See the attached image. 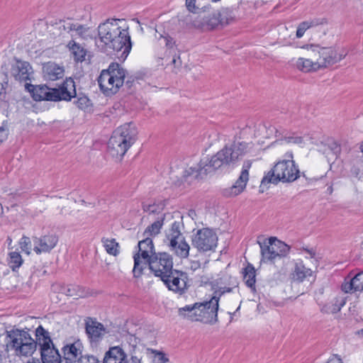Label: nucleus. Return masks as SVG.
Instances as JSON below:
<instances>
[{
	"mask_svg": "<svg viewBox=\"0 0 363 363\" xmlns=\"http://www.w3.org/2000/svg\"><path fill=\"white\" fill-rule=\"evenodd\" d=\"M35 340H34L29 330H20L13 328L6 331V346L7 350H13L16 356H31L40 347L46 349L54 345L50 338V333L42 325H39L35 331Z\"/></svg>",
	"mask_w": 363,
	"mask_h": 363,
	"instance_id": "obj_1",
	"label": "nucleus"
},
{
	"mask_svg": "<svg viewBox=\"0 0 363 363\" xmlns=\"http://www.w3.org/2000/svg\"><path fill=\"white\" fill-rule=\"evenodd\" d=\"M247 147V145L244 142H234L230 145H226L210 160H201L197 169L191 167V173L195 172L196 174L194 177L197 178L199 176L214 172L223 166L233 165L246 154Z\"/></svg>",
	"mask_w": 363,
	"mask_h": 363,
	"instance_id": "obj_2",
	"label": "nucleus"
},
{
	"mask_svg": "<svg viewBox=\"0 0 363 363\" xmlns=\"http://www.w3.org/2000/svg\"><path fill=\"white\" fill-rule=\"evenodd\" d=\"M25 86L35 101H69L77 96L75 83L71 78L66 79L55 88H50L46 85L34 86L28 83Z\"/></svg>",
	"mask_w": 363,
	"mask_h": 363,
	"instance_id": "obj_3",
	"label": "nucleus"
},
{
	"mask_svg": "<svg viewBox=\"0 0 363 363\" xmlns=\"http://www.w3.org/2000/svg\"><path fill=\"white\" fill-rule=\"evenodd\" d=\"M137 134V130L133 123H125L117 128L113 132L107 144L108 154L113 157L122 158L136 141Z\"/></svg>",
	"mask_w": 363,
	"mask_h": 363,
	"instance_id": "obj_4",
	"label": "nucleus"
},
{
	"mask_svg": "<svg viewBox=\"0 0 363 363\" xmlns=\"http://www.w3.org/2000/svg\"><path fill=\"white\" fill-rule=\"evenodd\" d=\"M286 157L287 159L277 162L263 177L261 186L269 183L277 184L279 182H292L298 178L300 172L293 160L292 152L287 153Z\"/></svg>",
	"mask_w": 363,
	"mask_h": 363,
	"instance_id": "obj_5",
	"label": "nucleus"
},
{
	"mask_svg": "<svg viewBox=\"0 0 363 363\" xmlns=\"http://www.w3.org/2000/svg\"><path fill=\"white\" fill-rule=\"evenodd\" d=\"M126 69L117 62H111L106 69H103L98 78L101 91L106 96L116 94L123 85Z\"/></svg>",
	"mask_w": 363,
	"mask_h": 363,
	"instance_id": "obj_6",
	"label": "nucleus"
},
{
	"mask_svg": "<svg viewBox=\"0 0 363 363\" xmlns=\"http://www.w3.org/2000/svg\"><path fill=\"white\" fill-rule=\"evenodd\" d=\"M219 297L214 295L208 301L203 303H195L193 305H188L179 309V315L185 317L184 311L192 312L195 309L201 311V314H203V323L215 324L218 322V311Z\"/></svg>",
	"mask_w": 363,
	"mask_h": 363,
	"instance_id": "obj_7",
	"label": "nucleus"
},
{
	"mask_svg": "<svg viewBox=\"0 0 363 363\" xmlns=\"http://www.w3.org/2000/svg\"><path fill=\"white\" fill-rule=\"evenodd\" d=\"M119 21L120 19L108 18L99 25L98 37L95 38V44L101 52L108 51V45L121 29L117 23Z\"/></svg>",
	"mask_w": 363,
	"mask_h": 363,
	"instance_id": "obj_8",
	"label": "nucleus"
},
{
	"mask_svg": "<svg viewBox=\"0 0 363 363\" xmlns=\"http://www.w3.org/2000/svg\"><path fill=\"white\" fill-rule=\"evenodd\" d=\"M261 248V255L263 259L269 261L277 257H284L290 251V247L275 237L266 239L264 242H258Z\"/></svg>",
	"mask_w": 363,
	"mask_h": 363,
	"instance_id": "obj_9",
	"label": "nucleus"
},
{
	"mask_svg": "<svg viewBox=\"0 0 363 363\" xmlns=\"http://www.w3.org/2000/svg\"><path fill=\"white\" fill-rule=\"evenodd\" d=\"M146 264L149 266V269L155 276L160 279L173 269L172 258L167 252L152 253L150 259L143 264V265Z\"/></svg>",
	"mask_w": 363,
	"mask_h": 363,
	"instance_id": "obj_10",
	"label": "nucleus"
},
{
	"mask_svg": "<svg viewBox=\"0 0 363 363\" xmlns=\"http://www.w3.org/2000/svg\"><path fill=\"white\" fill-rule=\"evenodd\" d=\"M191 244L199 252L213 251L217 247L218 237L213 230L202 228L193 235Z\"/></svg>",
	"mask_w": 363,
	"mask_h": 363,
	"instance_id": "obj_11",
	"label": "nucleus"
},
{
	"mask_svg": "<svg viewBox=\"0 0 363 363\" xmlns=\"http://www.w3.org/2000/svg\"><path fill=\"white\" fill-rule=\"evenodd\" d=\"M303 48L310 50L318 54L319 57L317 59V65L319 69L326 68L340 62L342 59V55H340L332 48H320L318 45H306Z\"/></svg>",
	"mask_w": 363,
	"mask_h": 363,
	"instance_id": "obj_12",
	"label": "nucleus"
},
{
	"mask_svg": "<svg viewBox=\"0 0 363 363\" xmlns=\"http://www.w3.org/2000/svg\"><path fill=\"white\" fill-rule=\"evenodd\" d=\"M161 280L169 290L179 295L184 294L187 290V274L182 271L172 269L169 273L163 275Z\"/></svg>",
	"mask_w": 363,
	"mask_h": 363,
	"instance_id": "obj_13",
	"label": "nucleus"
},
{
	"mask_svg": "<svg viewBox=\"0 0 363 363\" xmlns=\"http://www.w3.org/2000/svg\"><path fill=\"white\" fill-rule=\"evenodd\" d=\"M132 48V42L128 29H120L118 34L108 45V50L111 49L117 53L121 52L118 57L124 61L129 55Z\"/></svg>",
	"mask_w": 363,
	"mask_h": 363,
	"instance_id": "obj_14",
	"label": "nucleus"
},
{
	"mask_svg": "<svg viewBox=\"0 0 363 363\" xmlns=\"http://www.w3.org/2000/svg\"><path fill=\"white\" fill-rule=\"evenodd\" d=\"M85 331L91 343L99 342L106 333L104 325L98 322L96 318L91 317L85 319Z\"/></svg>",
	"mask_w": 363,
	"mask_h": 363,
	"instance_id": "obj_15",
	"label": "nucleus"
},
{
	"mask_svg": "<svg viewBox=\"0 0 363 363\" xmlns=\"http://www.w3.org/2000/svg\"><path fill=\"white\" fill-rule=\"evenodd\" d=\"M250 167L251 162L250 161L244 162L239 178L231 187L224 190V195L225 196H235L243 191L249 179L248 171Z\"/></svg>",
	"mask_w": 363,
	"mask_h": 363,
	"instance_id": "obj_16",
	"label": "nucleus"
},
{
	"mask_svg": "<svg viewBox=\"0 0 363 363\" xmlns=\"http://www.w3.org/2000/svg\"><path fill=\"white\" fill-rule=\"evenodd\" d=\"M58 237L55 233H48L39 238H33V250L37 255L50 252L57 244Z\"/></svg>",
	"mask_w": 363,
	"mask_h": 363,
	"instance_id": "obj_17",
	"label": "nucleus"
},
{
	"mask_svg": "<svg viewBox=\"0 0 363 363\" xmlns=\"http://www.w3.org/2000/svg\"><path fill=\"white\" fill-rule=\"evenodd\" d=\"M14 63L11 65V76L18 82H27L31 80L33 68L29 62L22 61L16 57L13 58Z\"/></svg>",
	"mask_w": 363,
	"mask_h": 363,
	"instance_id": "obj_18",
	"label": "nucleus"
},
{
	"mask_svg": "<svg viewBox=\"0 0 363 363\" xmlns=\"http://www.w3.org/2000/svg\"><path fill=\"white\" fill-rule=\"evenodd\" d=\"M192 26L202 30H212L220 26L216 11L208 16H203L201 19H196L192 22Z\"/></svg>",
	"mask_w": 363,
	"mask_h": 363,
	"instance_id": "obj_19",
	"label": "nucleus"
},
{
	"mask_svg": "<svg viewBox=\"0 0 363 363\" xmlns=\"http://www.w3.org/2000/svg\"><path fill=\"white\" fill-rule=\"evenodd\" d=\"M103 363H128L127 356L121 347H111L104 357Z\"/></svg>",
	"mask_w": 363,
	"mask_h": 363,
	"instance_id": "obj_20",
	"label": "nucleus"
},
{
	"mask_svg": "<svg viewBox=\"0 0 363 363\" xmlns=\"http://www.w3.org/2000/svg\"><path fill=\"white\" fill-rule=\"evenodd\" d=\"M80 347L81 343L79 341L63 347L64 358L67 363H75V361L82 356Z\"/></svg>",
	"mask_w": 363,
	"mask_h": 363,
	"instance_id": "obj_21",
	"label": "nucleus"
},
{
	"mask_svg": "<svg viewBox=\"0 0 363 363\" xmlns=\"http://www.w3.org/2000/svg\"><path fill=\"white\" fill-rule=\"evenodd\" d=\"M44 77L48 80L55 81L62 78L64 69L54 62H48L43 67Z\"/></svg>",
	"mask_w": 363,
	"mask_h": 363,
	"instance_id": "obj_22",
	"label": "nucleus"
},
{
	"mask_svg": "<svg viewBox=\"0 0 363 363\" xmlns=\"http://www.w3.org/2000/svg\"><path fill=\"white\" fill-rule=\"evenodd\" d=\"M342 289L346 293L351 291L362 292L363 291V270L356 274L350 281L343 284Z\"/></svg>",
	"mask_w": 363,
	"mask_h": 363,
	"instance_id": "obj_23",
	"label": "nucleus"
},
{
	"mask_svg": "<svg viewBox=\"0 0 363 363\" xmlns=\"http://www.w3.org/2000/svg\"><path fill=\"white\" fill-rule=\"evenodd\" d=\"M40 352V357L43 363H60L62 357L59 353L58 350L55 347L54 345L47 347L46 349H42Z\"/></svg>",
	"mask_w": 363,
	"mask_h": 363,
	"instance_id": "obj_24",
	"label": "nucleus"
},
{
	"mask_svg": "<svg viewBox=\"0 0 363 363\" xmlns=\"http://www.w3.org/2000/svg\"><path fill=\"white\" fill-rule=\"evenodd\" d=\"M138 247L139 248L140 257L145 259L146 262L150 259V255L155 253V247L152 238L149 237L145 238L143 240H140Z\"/></svg>",
	"mask_w": 363,
	"mask_h": 363,
	"instance_id": "obj_25",
	"label": "nucleus"
},
{
	"mask_svg": "<svg viewBox=\"0 0 363 363\" xmlns=\"http://www.w3.org/2000/svg\"><path fill=\"white\" fill-rule=\"evenodd\" d=\"M67 47L73 55L74 60L76 62H83L85 60L87 50L81 46L80 44L74 40H71L69 42Z\"/></svg>",
	"mask_w": 363,
	"mask_h": 363,
	"instance_id": "obj_26",
	"label": "nucleus"
},
{
	"mask_svg": "<svg viewBox=\"0 0 363 363\" xmlns=\"http://www.w3.org/2000/svg\"><path fill=\"white\" fill-rule=\"evenodd\" d=\"M181 223L174 221L169 229V233L167 234V238L169 240V246L170 247H175L177 244V240L182 236L181 233Z\"/></svg>",
	"mask_w": 363,
	"mask_h": 363,
	"instance_id": "obj_27",
	"label": "nucleus"
},
{
	"mask_svg": "<svg viewBox=\"0 0 363 363\" xmlns=\"http://www.w3.org/2000/svg\"><path fill=\"white\" fill-rule=\"evenodd\" d=\"M63 293L68 296H73L76 298L85 297L87 294L85 289L77 284H68L62 288Z\"/></svg>",
	"mask_w": 363,
	"mask_h": 363,
	"instance_id": "obj_28",
	"label": "nucleus"
},
{
	"mask_svg": "<svg viewBox=\"0 0 363 363\" xmlns=\"http://www.w3.org/2000/svg\"><path fill=\"white\" fill-rule=\"evenodd\" d=\"M312 270L306 267L301 262L296 264L293 275L294 279L303 281L306 277L312 276Z\"/></svg>",
	"mask_w": 363,
	"mask_h": 363,
	"instance_id": "obj_29",
	"label": "nucleus"
},
{
	"mask_svg": "<svg viewBox=\"0 0 363 363\" xmlns=\"http://www.w3.org/2000/svg\"><path fill=\"white\" fill-rule=\"evenodd\" d=\"M298 69L303 72H314L319 69L317 62L303 57L298 59L296 63Z\"/></svg>",
	"mask_w": 363,
	"mask_h": 363,
	"instance_id": "obj_30",
	"label": "nucleus"
},
{
	"mask_svg": "<svg viewBox=\"0 0 363 363\" xmlns=\"http://www.w3.org/2000/svg\"><path fill=\"white\" fill-rule=\"evenodd\" d=\"M346 300L343 297H336L331 305H325L321 311L325 313H336L340 311L342 307L345 304Z\"/></svg>",
	"mask_w": 363,
	"mask_h": 363,
	"instance_id": "obj_31",
	"label": "nucleus"
},
{
	"mask_svg": "<svg viewBox=\"0 0 363 363\" xmlns=\"http://www.w3.org/2000/svg\"><path fill=\"white\" fill-rule=\"evenodd\" d=\"M164 220V214L161 213L160 216L157 218V220L152 223L150 225L147 226L145 230L143 233V235L148 236H155L160 233V230L163 225V222Z\"/></svg>",
	"mask_w": 363,
	"mask_h": 363,
	"instance_id": "obj_32",
	"label": "nucleus"
},
{
	"mask_svg": "<svg viewBox=\"0 0 363 363\" xmlns=\"http://www.w3.org/2000/svg\"><path fill=\"white\" fill-rule=\"evenodd\" d=\"M244 279L246 285L252 291H255V269L251 264H248L245 268Z\"/></svg>",
	"mask_w": 363,
	"mask_h": 363,
	"instance_id": "obj_33",
	"label": "nucleus"
},
{
	"mask_svg": "<svg viewBox=\"0 0 363 363\" xmlns=\"http://www.w3.org/2000/svg\"><path fill=\"white\" fill-rule=\"evenodd\" d=\"M170 248L181 258H186L189 255L190 247L184 239L181 240L179 242L177 241V244L175 247Z\"/></svg>",
	"mask_w": 363,
	"mask_h": 363,
	"instance_id": "obj_34",
	"label": "nucleus"
},
{
	"mask_svg": "<svg viewBox=\"0 0 363 363\" xmlns=\"http://www.w3.org/2000/svg\"><path fill=\"white\" fill-rule=\"evenodd\" d=\"M216 12L222 26L229 24L233 19V11L228 8H221Z\"/></svg>",
	"mask_w": 363,
	"mask_h": 363,
	"instance_id": "obj_35",
	"label": "nucleus"
},
{
	"mask_svg": "<svg viewBox=\"0 0 363 363\" xmlns=\"http://www.w3.org/2000/svg\"><path fill=\"white\" fill-rule=\"evenodd\" d=\"M101 242L106 252L111 255L116 256L119 253L118 243L115 239L109 240L108 238H102Z\"/></svg>",
	"mask_w": 363,
	"mask_h": 363,
	"instance_id": "obj_36",
	"label": "nucleus"
},
{
	"mask_svg": "<svg viewBox=\"0 0 363 363\" xmlns=\"http://www.w3.org/2000/svg\"><path fill=\"white\" fill-rule=\"evenodd\" d=\"M9 264L13 271H16L23 264L21 255L18 252H11L9 254Z\"/></svg>",
	"mask_w": 363,
	"mask_h": 363,
	"instance_id": "obj_37",
	"label": "nucleus"
},
{
	"mask_svg": "<svg viewBox=\"0 0 363 363\" xmlns=\"http://www.w3.org/2000/svg\"><path fill=\"white\" fill-rule=\"evenodd\" d=\"M147 352L150 355L152 363H165L168 361V358L162 352L147 349Z\"/></svg>",
	"mask_w": 363,
	"mask_h": 363,
	"instance_id": "obj_38",
	"label": "nucleus"
},
{
	"mask_svg": "<svg viewBox=\"0 0 363 363\" xmlns=\"http://www.w3.org/2000/svg\"><path fill=\"white\" fill-rule=\"evenodd\" d=\"M142 208L143 211L147 212L150 214H160L162 210V208L155 203H147L145 202H143Z\"/></svg>",
	"mask_w": 363,
	"mask_h": 363,
	"instance_id": "obj_39",
	"label": "nucleus"
},
{
	"mask_svg": "<svg viewBox=\"0 0 363 363\" xmlns=\"http://www.w3.org/2000/svg\"><path fill=\"white\" fill-rule=\"evenodd\" d=\"M134 267L133 269V277L135 278L140 277L143 274V265L140 260V254L136 253L133 256Z\"/></svg>",
	"mask_w": 363,
	"mask_h": 363,
	"instance_id": "obj_40",
	"label": "nucleus"
},
{
	"mask_svg": "<svg viewBox=\"0 0 363 363\" xmlns=\"http://www.w3.org/2000/svg\"><path fill=\"white\" fill-rule=\"evenodd\" d=\"M317 24L318 23H315L314 21L301 22L297 28L296 34V37L298 38H301L306 30Z\"/></svg>",
	"mask_w": 363,
	"mask_h": 363,
	"instance_id": "obj_41",
	"label": "nucleus"
},
{
	"mask_svg": "<svg viewBox=\"0 0 363 363\" xmlns=\"http://www.w3.org/2000/svg\"><path fill=\"white\" fill-rule=\"evenodd\" d=\"M76 106L81 110H86L91 106V101L89 99L85 96L82 95L77 97V99L74 101Z\"/></svg>",
	"mask_w": 363,
	"mask_h": 363,
	"instance_id": "obj_42",
	"label": "nucleus"
},
{
	"mask_svg": "<svg viewBox=\"0 0 363 363\" xmlns=\"http://www.w3.org/2000/svg\"><path fill=\"white\" fill-rule=\"evenodd\" d=\"M184 313L186 315L184 318L191 321H203V314H201V311H199L198 309H195L192 312L184 311Z\"/></svg>",
	"mask_w": 363,
	"mask_h": 363,
	"instance_id": "obj_43",
	"label": "nucleus"
},
{
	"mask_svg": "<svg viewBox=\"0 0 363 363\" xmlns=\"http://www.w3.org/2000/svg\"><path fill=\"white\" fill-rule=\"evenodd\" d=\"M6 88L3 83L0 82V111H4L9 107V103L6 100Z\"/></svg>",
	"mask_w": 363,
	"mask_h": 363,
	"instance_id": "obj_44",
	"label": "nucleus"
},
{
	"mask_svg": "<svg viewBox=\"0 0 363 363\" xmlns=\"http://www.w3.org/2000/svg\"><path fill=\"white\" fill-rule=\"evenodd\" d=\"M14 63V61L9 60L7 62H4L1 67V72L4 75L5 79L4 80V82L5 84H8V76L9 73L10 72L11 74V65H13Z\"/></svg>",
	"mask_w": 363,
	"mask_h": 363,
	"instance_id": "obj_45",
	"label": "nucleus"
},
{
	"mask_svg": "<svg viewBox=\"0 0 363 363\" xmlns=\"http://www.w3.org/2000/svg\"><path fill=\"white\" fill-rule=\"evenodd\" d=\"M75 363H100L99 360L93 355L81 356Z\"/></svg>",
	"mask_w": 363,
	"mask_h": 363,
	"instance_id": "obj_46",
	"label": "nucleus"
},
{
	"mask_svg": "<svg viewBox=\"0 0 363 363\" xmlns=\"http://www.w3.org/2000/svg\"><path fill=\"white\" fill-rule=\"evenodd\" d=\"M286 143H294V144H301L303 141L302 137L300 136H284L282 139Z\"/></svg>",
	"mask_w": 363,
	"mask_h": 363,
	"instance_id": "obj_47",
	"label": "nucleus"
},
{
	"mask_svg": "<svg viewBox=\"0 0 363 363\" xmlns=\"http://www.w3.org/2000/svg\"><path fill=\"white\" fill-rule=\"evenodd\" d=\"M135 78L133 76H128L127 73L125 74V78L124 79L125 86L127 89V91L130 90L133 87L134 82H135Z\"/></svg>",
	"mask_w": 363,
	"mask_h": 363,
	"instance_id": "obj_48",
	"label": "nucleus"
},
{
	"mask_svg": "<svg viewBox=\"0 0 363 363\" xmlns=\"http://www.w3.org/2000/svg\"><path fill=\"white\" fill-rule=\"evenodd\" d=\"M89 28L84 25L76 23L75 30L77 33L80 36L84 38V35L87 32Z\"/></svg>",
	"mask_w": 363,
	"mask_h": 363,
	"instance_id": "obj_49",
	"label": "nucleus"
},
{
	"mask_svg": "<svg viewBox=\"0 0 363 363\" xmlns=\"http://www.w3.org/2000/svg\"><path fill=\"white\" fill-rule=\"evenodd\" d=\"M30 244V238L26 236H23L20 241L21 248L23 250H28L30 249L29 245Z\"/></svg>",
	"mask_w": 363,
	"mask_h": 363,
	"instance_id": "obj_50",
	"label": "nucleus"
},
{
	"mask_svg": "<svg viewBox=\"0 0 363 363\" xmlns=\"http://www.w3.org/2000/svg\"><path fill=\"white\" fill-rule=\"evenodd\" d=\"M233 286L232 287H220L218 291H215V295L217 296V297L220 298L222 295H223L225 293H230L232 291Z\"/></svg>",
	"mask_w": 363,
	"mask_h": 363,
	"instance_id": "obj_51",
	"label": "nucleus"
},
{
	"mask_svg": "<svg viewBox=\"0 0 363 363\" xmlns=\"http://www.w3.org/2000/svg\"><path fill=\"white\" fill-rule=\"evenodd\" d=\"M196 0H186V6L189 11L194 13L196 10V6L195 5Z\"/></svg>",
	"mask_w": 363,
	"mask_h": 363,
	"instance_id": "obj_52",
	"label": "nucleus"
},
{
	"mask_svg": "<svg viewBox=\"0 0 363 363\" xmlns=\"http://www.w3.org/2000/svg\"><path fill=\"white\" fill-rule=\"evenodd\" d=\"M163 38L165 41V45L169 48H172L173 46L175 45V41L174 39L169 36V35H167L165 36H163Z\"/></svg>",
	"mask_w": 363,
	"mask_h": 363,
	"instance_id": "obj_53",
	"label": "nucleus"
},
{
	"mask_svg": "<svg viewBox=\"0 0 363 363\" xmlns=\"http://www.w3.org/2000/svg\"><path fill=\"white\" fill-rule=\"evenodd\" d=\"M76 27V23H70V22H65L62 25V28L64 30L67 32L74 31Z\"/></svg>",
	"mask_w": 363,
	"mask_h": 363,
	"instance_id": "obj_54",
	"label": "nucleus"
},
{
	"mask_svg": "<svg viewBox=\"0 0 363 363\" xmlns=\"http://www.w3.org/2000/svg\"><path fill=\"white\" fill-rule=\"evenodd\" d=\"M330 148L331 149V150L333 152V153L335 155H337V154L340 153L341 148H340V145L337 142H335V141L332 142L330 144Z\"/></svg>",
	"mask_w": 363,
	"mask_h": 363,
	"instance_id": "obj_55",
	"label": "nucleus"
},
{
	"mask_svg": "<svg viewBox=\"0 0 363 363\" xmlns=\"http://www.w3.org/2000/svg\"><path fill=\"white\" fill-rule=\"evenodd\" d=\"M7 135L8 133L6 128L3 125L0 126V143L6 139Z\"/></svg>",
	"mask_w": 363,
	"mask_h": 363,
	"instance_id": "obj_56",
	"label": "nucleus"
},
{
	"mask_svg": "<svg viewBox=\"0 0 363 363\" xmlns=\"http://www.w3.org/2000/svg\"><path fill=\"white\" fill-rule=\"evenodd\" d=\"M172 63L174 65V66L175 67H179L182 65V61L180 60V56L179 55H174L172 60Z\"/></svg>",
	"mask_w": 363,
	"mask_h": 363,
	"instance_id": "obj_57",
	"label": "nucleus"
},
{
	"mask_svg": "<svg viewBox=\"0 0 363 363\" xmlns=\"http://www.w3.org/2000/svg\"><path fill=\"white\" fill-rule=\"evenodd\" d=\"M302 250L307 252L310 255V258H315L316 252L313 248L302 247Z\"/></svg>",
	"mask_w": 363,
	"mask_h": 363,
	"instance_id": "obj_58",
	"label": "nucleus"
},
{
	"mask_svg": "<svg viewBox=\"0 0 363 363\" xmlns=\"http://www.w3.org/2000/svg\"><path fill=\"white\" fill-rule=\"evenodd\" d=\"M327 363H343L342 359L337 356L334 355L332 358H330Z\"/></svg>",
	"mask_w": 363,
	"mask_h": 363,
	"instance_id": "obj_59",
	"label": "nucleus"
},
{
	"mask_svg": "<svg viewBox=\"0 0 363 363\" xmlns=\"http://www.w3.org/2000/svg\"><path fill=\"white\" fill-rule=\"evenodd\" d=\"M201 266V264L198 261H196V262H193L191 263V268L193 269V270H196V269L199 268Z\"/></svg>",
	"mask_w": 363,
	"mask_h": 363,
	"instance_id": "obj_60",
	"label": "nucleus"
},
{
	"mask_svg": "<svg viewBox=\"0 0 363 363\" xmlns=\"http://www.w3.org/2000/svg\"><path fill=\"white\" fill-rule=\"evenodd\" d=\"M130 363H141L140 358H138V357L132 354L130 358Z\"/></svg>",
	"mask_w": 363,
	"mask_h": 363,
	"instance_id": "obj_61",
	"label": "nucleus"
},
{
	"mask_svg": "<svg viewBox=\"0 0 363 363\" xmlns=\"http://www.w3.org/2000/svg\"><path fill=\"white\" fill-rule=\"evenodd\" d=\"M352 173L354 174L356 177H358L359 169L357 167H353L352 169Z\"/></svg>",
	"mask_w": 363,
	"mask_h": 363,
	"instance_id": "obj_62",
	"label": "nucleus"
},
{
	"mask_svg": "<svg viewBox=\"0 0 363 363\" xmlns=\"http://www.w3.org/2000/svg\"><path fill=\"white\" fill-rule=\"evenodd\" d=\"M3 214V207L1 206V204L0 203V217L2 216Z\"/></svg>",
	"mask_w": 363,
	"mask_h": 363,
	"instance_id": "obj_63",
	"label": "nucleus"
},
{
	"mask_svg": "<svg viewBox=\"0 0 363 363\" xmlns=\"http://www.w3.org/2000/svg\"><path fill=\"white\" fill-rule=\"evenodd\" d=\"M27 363H40L39 360L38 359L36 362L33 361L32 362H28Z\"/></svg>",
	"mask_w": 363,
	"mask_h": 363,
	"instance_id": "obj_64",
	"label": "nucleus"
}]
</instances>
